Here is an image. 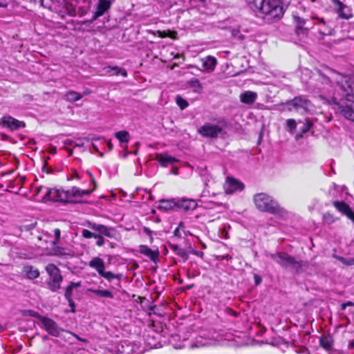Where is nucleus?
<instances>
[{
  "mask_svg": "<svg viewBox=\"0 0 354 354\" xmlns=\"http://www.w3.org/2000/svg\"><path fill=\"white\" fill-rule=\"evenodd\" d=\"M247 4L258 17L268 23L280 19L284 14L281 0H247Z\"/></svg>",
  "mask_w": 354,
  "mask_h": 354,
  "instance_id": "f257e3e1",
  "label": "nucleus"
},
{
  "mask_svg": "<svg viewBox=\"0 0 354 354\" xmlns=\"http://www.w3.org/2000/svg\"><path fill=\"white\" fill-rule=\"evenodd\" d=\"M253 203L256 208L261 212H267L273 215L282 213L283 209L278 202L266 193L261 192L254 195Z\"/></svg>",
  "mask_w": 354,
  "mask_h": 354,
  "instance_id": "f03ea898",
  "label": "nucleus"
},
{
  "mask_svg": "<svg viewBox=\"0 0 354 354\" xmlns=\"http://www.w3.org/2000/svg\"><path fill=\"white\" fill-rule=\"evenodd\" d=\"M280 106L284 107L283 110L287 109L289 111H295L301 113H306L310 111L313 104L306 97L298 95L290 100L281 103Z\"/></svg>",
  "mask_w": 354,
  "mask_h": 354,
  "instance_id": "7ed1b4c3",
  "label": "nucleus"
},
{
  "mask_svg": "<svg viewBox=\"0 0 354 354\" xmlns=\"http://www.w3.org/2000/svg\"><path fill=\"white\" fill-rule=\"evenodd\" d=\"M45 270L48 275L47 286L53 292H57L61 288L63 277L59 268L54 263H48L45 267Z\"/></svg>",
  "mask_w": 354,
  "mask_h": 354,
  "instance_id": "20e7f679",
  "label": "nucleus"
},
{
  "mask_svg": "<svg viewBox=\"0 0 354 354\" xmlns=\"http://www.w3.org/2000/svg\"><path fill=\"white\" fill-rule=\"evenodd\" d=\"M270 257L283 268L292 266L297 272H299L303 266L302 261H297L294 257L284 252L271 254Z\"/></svg>",
  "mask_w": 354,
  "mask_h": 354,
  "instance_id": "39448f33",
  "label": "nucleus"
},
{
  "mask_svg": "<svg viewBox=\"0 0 354 354\" xmlns=\"http://www.w3.org/2000/svg\"><path fill=\"white\" fill-rule=\"evenodd\" d=\"M335 81L342 92V95L346 100L352 101L351 97L354 96V76L337 73Z\"/></svg>",
  "mask_w": 354,
  "mask_h": 354,
  "instance_id": "423d86ee",
  "label": "nucleus"
},
{
  "mask_svg": "<svg viewBox=\"0 0 354 354\" xmlns=\"http://www.w3.org/2000/svg\"><path fill=\"white\" fill-rule=\"evenodd\" d=\"M87 226L90 229L98 232V234H95V236L94 238L97 239L96 245L98 247H102L104 244L105 240L104 238L103 237V235L109 238L114 237L115 229L113 227H108L102 224L92 222H88Z\"/></svg>",
  "mask_w": 354,
  "mask_h": 354,
  "instance_id": "0eeeda50",
  "label": "nucleus"
},
{
  "mask_svg": "<svg viewBox=\"0 0 354 354\" xmlns=\"http://www.w3.org/2000/svg\"><path fill=\"white\" fill-rule=\"evenodd\" d=\"M69 194L68 190L64 191L62 189L53 190L51 188H48L46 194L42 198V201L45 202L47 201L53 202H69Z\"/></svg>",
  "mask_w": 354,
  "mask_h": 354,
  "instance_id": "6e6552de",
  "label": "nucleus"
},
{
  "mask_svg": "<svg viewBox=\"0 0 354 354\" xmlns=\"http://www.w3.org/2000/svg\"><path fill=\"white\" fill-rule=\"evenodd\" d=\"M42 319L41 327L50 335L58 337L62 332L65 331L64 329L59 327L57 323L51 318L45 317V318H42Z\"/></svg>",
  "mask_w": 354,
  "mask_h": 354,
  "instance_id": "1a4fd4ad",
  "label": "nucleus"
},
{
  "mask_svg": "<svg viewBox=\"0 0 354 354\" xmlns=\"http://www.w3.org/2000/svg\"><path fill=\"white\" fill-rule=\"evenodd\" d=\"M330 2L334 5V9L338 17L344 19H349L353 17L352 9L344 4L340 0H330Z\"/></svg>",
  "mask_w": 354,
  "mask_h": 354,
  "instance_id": "9d476101",
  "label": "nucleus"
},
{
  "mask_svg": "<svg viewBox=\"0 0 354 354\" xmlns=\"http://www.w3.org/2000/svg\"><path fill=\"white\" fill-rule=\"evenodd\" d=\"M223 187L226 194H232L236 192L243 191L245 185L240 180L233 177L227 176Z\"/></svg>",
  "mask_w": 354,
  "mask_h": 354,
  "instance_id": "9b49d317",
  "label": "nucleus"
},
{
  "mask_svg": "<svg viewBox=\"0 0 354 354\" xmlns=\"http://www.w3.org/2000/svg\"><path fill=\"white\" fill-rule=\"evenodd\" d=\"M0 125H2L11 131H17L26 127V124L24 121L18 120L10 115H4L0 119Z\"/></svg>",
  "mask_w": 354,
  "mask_h": 354,
  "instance_id": "f8f14e48",
  "label": "nucleus"
},
{
  "mask_svg": "<svg viewBox=\"0 0 354 354\" xmlns=\"http://www.w3.org/2000/svg\"><path fill=\"white\" fill-rule=\"evenodd\" d=\"M156 160H157L159 165L162 167L171 166V174H178V167L175 165V163L178 162L179 160L174 156H156Z\"/></svg>",
  "mask_w": 354,
  "mask_h": 354,
  "instance_id": "ddd939ff",
  "label": "nucleus"
},
{
  "mask_svg": "<svg viewBox=\"0 0 354 354\" xmlns=\"http://www.w3.org/2000/svg\"><path fill=\"white\" fill-rule=\"evenodd\" d=\"M198 131L203 137L216 138L221 133L222 128L218 125L207 123L201 127Z\"/></svg>",
  "mask_w": 354,
  "mask_h": 354,
  "instance_id": "4468645a",
  "label": "nucleus"
},
{
  "mask_svg": "<svg viewBox=\"0 0 354 354\" xmlns=\"http://www.w3.org/2000/svg\"><path fill=\"white\" fill-rule=\"evenodd\" d=\"M333 205L339 212L354 223V212L348 203L343 201H335L333 202Z\"/></svg>",
  "mask_w": 354,
  "mask_h": 354,
  "instance_id": "2eb2a0df",
  "label": "nucleus"
},
{
  "mask_svg": "<svg viewBox=\"0 0 354 354\" xmlns=\"http://www.w3.org/2000/svg\"><path fill=\"white\" fill-rule=\"evenodd\" d=\"M111 5L112 1L111 0H98L91 21L96 20L107 12L110 10Z\"/></svg>",
  "mask_w": 354,
  "mask_h": 354,
  "instance_id": "dca6fc26",
  "label": "nucleus"
},
{
  "mask_svg": "<svg viewBox=\"0 0 354 354\" xmlns=\"http://www.w3.org/2000/svg\"><path fill=\"white\" fill-rule=\"evenodd\" d=\"M177 211L189 212L196 209L197 202L193 199H176Z\"/></svg>",
  "mask_w": 354,
  "mask_h": 354,
  "instance_id": "f3484780",
  "label": "nucleus"
},
{
  "mask_svg": "<svg viewBox=\"0 0 354 354\" xmlns=\"http://www.w3.org/2000/svg\"><path fill=\"white\" fill-rule=\"evenodd\" d=\"M50 254L62 258H68L73 256V252L68 247H63L55 244L52 245Z\"/></svg>",
  "mask_w": 354,
  "mask_h": 354,
  "instance_id": "a211bd4d",
  "label": "nucleus"
},
{
  "mask_svg": "<svg viewBox=\"0 0 354 354\" xmlns=\"http://www.w3.org/2000/svg\"><path fill=\"white\" fill-rule=\"evenodd\" d=\"M139 252L148 257L150 261L155 263L159 261L160 252L158 249L151 250L146 245H140L139 246Z\"/></svg>",
  "mask_w": 354,
  "mask_h": 354,
  "instance_id": "6ab92c4d",
  "label": "nucleus"
},
{
  "mask_svg": "<svg viewBox=\"0 0 354 354\" xmlns=\"http://www.w3.org/2000/svg\"><path fill=\"white\" fill-rule=\"evenodd\" d=\"M21 272L24 277L29 280L36 279L40 276L39 269L30 264L24 265L21 269Z\"/></svg>",
  "mask_w": 354,
  "mask_h": 354,
  "instance_id": "aec40b11",
  "label": "nucleus"
},
{
  "mask_svg": "<svg viewBox=\"0 0 354 354\" xmlns=\"http://www.w3.org/2000/svg\"><path fill=\"white\" fill-rule=\"evenodd\" d=\"M158 210L167 212L170 210L177 211L176 199H161L159 201V205L157 207Z\"/></svg>",
  "mask_w": 354,
  "mask_h": 354,
  "instance_id": "412c9836",
  "label": "nucleus"
},
{
  "mask_svg": "<svg viewBox=\"0 0 354 354\" xmlns=\"http://www.w3.org/2000/svg\"><path fill=\"white\" fill-rule=\"evenodd\" d=\"M257 93L254 91H247L240 95V100L246 104H252L257 99Z\"/></svg>",
  "mask_w": 354,
  "mask_h": 354,
  "instance_id": "4be33fe9",
  "label": "nucleus"
},
{
  "mask_svg": "<svg viewBox=\"0 0 354 354\" xmlns=\"http://www.w3.org/2000/svg\"><path fill=\"white\" fill-rule=\"evenodd\" d=\"M169 247L176 255L182 259L183 263L188 260L189 254L185 249L181 248L177 244L174 243L169 244Z\"/></svg>",
  "mask_w": 354,
  "mask_h": 354,
  "instance_id": "5701e85b",
  "label": "nucleus"
},
{
  "mask_svg": "<svg viewBox=\"0 0 354 354\" xmlns=\"http://www.w3.org/2000/svg\"><path fill=\"white\" fill-rule=\"evenodd\" d=\"M89 266L95 269L100 274L105 269L104 262L100 257H94L89 262Z\"/></svg>",
  "mask_w": 354,
  "mask_h": 354,
  "instance_id": "b1692460",
  "label": "nucleus"
},
{
  "mask_svg": "<svg viewBox=\"0 0 354 354\" xmlns=\"http://www.w3.org/2000/svg\"><path fill=\"white\" fill-rule=\"evenodd\" d=\"M338 104V111L346 119L353 121L354 120V111L350 106H344Z\"/></svg>",
  "mask_w": 354,
  "mask_h": 354,
  "instance_id": "393cba45",
  "label": "nucleus"
},
{
  "mask_svg": "<svg viewBox=\"0 0 354 354\" xmlns=\"http://www.w3.org/2000/svg\"><path fill=\"white\" fill-rule=\"evenodd\" d=\"M201 61L203 62V66L209 72L213 71L217 64L216 59L212 56H207L202 59Z\"/></svg>",
  "mask_w": 354,
  "mask_h": 354,
  "instance_id": "a878e982",
  "label": "nucleus"
},
{
  "mask_svg": "<svg viewBox=\"0 0 354 354\" xmlns=\"http://www.w3.org/2000/svg\"><path fill=\"white\" fill-rule=\"evenodd\" d=\"M333 339L330 335H322L319 338V344L322 347H323L326 351H329L331 349L333 345Z\"/></svg>",
  "mask_w": 354,
  "mask_h": 354,
  "instance_id": "bb28decb",
  "label": "nucleus"
},
{
  "mask_svg": "<svg viewBox=\"0 0 354 354\" xmlns=\"http://www.w3.org/2000/svg\"><path fill=\"white\" fill-rule=\"evenodd\" d=\"M24 180V178H21L20 179H15L10 181L8 185V188L11 190L7 189V191L17 193L22 188V184Z\"/></svg>",
  "mask_w": 354,
  "mask_h": 354,
  "instance_id": "cd10ccee",
  "label": "nucleus"
},
{
  "mask_svg": "<svg viewBox=\"0 0 354 354\" xmlns=\"http://www.w3.org/2000/svg\"><path fill=\"white\" fill-rule=\"evenodd\" d=\"M313 124L309 119L304 120L303 127L301 128L300 131L295 135V139L298 140L303 137V135L308 132L312 128Z\"/></svg>",
  "mask_w": 354,
  "mask_h": 354,
  "instance_id": "c85d7f7f",
  "label": "nucleus"
},
{
  "mask_svg": "<svg viewBox=\"0 0 354 354\" xmlns=\"http://www.w3.org/2000/svg\"><path fill=\"white\" fill-rule=\"evenodd\" d=\"M82 286V282H73L71 281L65 288L64 297L65 299L72 298L73 290L74 288H80Z\"/></svg>",
  "mask_w": 354,
  "mask_h": 354,
  "instance_id": "c756f323",
  "label": "nucleus"
},
{
  "mask_svg": "<svg viewBox=\"0 0 354 354\" xmlns=\"http://www.w3.org/2000/svg\"><path fill=\"white\" fill-rule=\"evenodd\" d=\"M115 137L120 141L121 144H127L130 139V135L127 131H120L115 132Z\"/></svg>",
  "mask_w": 354,
  "mask_h": 354,
  "instance_id": "7c9ffc66",
  "label": "nucleus"
},
{
  "mask_svg": "<svg viewBox=\"0 0 354 354\" xmlns=\"http://www.w3.org/2000/svg\"><path fill=\"white\" fill-rule=\"evenodd\" d=\"M82 97V94L74 91H68L65 94L66 100L70 102H77L80 100Z\"/></svg>",
  "mask_w": 354,
  "mask_h": 354,
  "instance_id": "2f4dec72",
  "label": "nucleus"
},
{
  "mask_svg": "<svg viewBox=\"0 0 354 354\" xmlns=\"http://www.w3.org/2000/svg\"><path fill=\"white\" fill-rule=\"evenodd\" d=\"M100 275L102 276V277L105 278L109 281H111L114 279H118V280L120 281V279H121V274H114L113 272H112L111 271H105V269Z\"/></svg>",
  "mask_w": 354,
  "mask_h": 354,
  "instance_id": "473e14b6",
  "label": "nucleus"
},
{
  "mask_svg": "<svg viewBox=\"0 0 354 354\" xmlns=\"http://www.w3.org/2000/svg\"><path fill=\"white\" fill-rule=\"evenodd\" d=\"M91 291L94 293L95 295L101 297H106L112 299L113 298V293L109 290H91Z\"/></svg>",
  "mask_w": 354,
  "mask_h": 354,
  "instance_id": "72a5a7b5",
  "label": "nucleus"
},
{
  "mask_svg": "<svg viewBox=\"0 0 354 354\" xmlns=\"http://www.w3.org/2000/svg\"><path fill=\"white\" fill-rule=\"evenodd\" d=\"M286 127L290 133H294L297 128V122L295 119H288L286 121Z\"/></svg>",
  "mask_w": 354,
  "mask_h": 354,
  "instance_id": "f704fd0d",
  "label": "nucleus"
},
{
  "mask_svg": "<svg viewBox=\"0 0 354 354\" xmlns=\"http://www.w3.org/2000/svg\"><path fill=\"white\" fill-rule=\"evenodd\" d=\"M333 257L346 266H350L354 265V257L353 259H347L343 257L338 256L337 254H333Z\"/></svg>",
  "mask_w": 354,
  "mask_h": 354,
  "instance_id": "c9c22d12",
  "label": "nucleus"
},
{
  "mask_svg": "<svg viewBox=\"0 0 354 354\" xmlns=\"http://www.w3.org/2000/svg\"><path fill=\"white\" fill-rule=\"evenodd\" d=\"M111 71H115L116 75H122L123 77L127 76V72L124 68H119L118 66H108L107 72H110Z\"/></svg>",
  "mask_w": 354,
  "mask_h": 354,
  "instance_id": "e433bc0d",
  "label": "nucleus"
},
{
  "mask_svg": "<svg viewBox=\"0 0 354 354\" xmlns=\"http://www.w3.org/2000/svg\"><path fill=\"white\" fill-rule=\"evenodd\" d=\"M176 102L178 106L181 109H185L189 106V103L185 99H183L180 95H177L176 97Z\"/></svg>",
  "mask_w": 354,
  "mask_h": 354,
  "instance_id": "4c0bfd02",
  "label": "nucleus"
},
{
  "mask_svg": "<svg viewBox=\"0 0 354 354\" xmlns=\"http://www.w3.org/2000/svg\"><path fill=\"white\" fill-rule=\"evenodd\" d=\"M189 84L190 86L196 88L195 91L196 92H201L202 90V86L200 83L199 80L196 78H192L189 82Z\"/></svg>",
  "mask_w": 354,
  "mask_h": 354,
  "instance_id": "58836bf2",
  "label": "nucleus"
},
{
  "mask_svg": "<svg viewBox=\"0 0 354 354\" xmlns=\"http://www.w3.org/2000/svg\"><path fill=\"white\" fill-rule=\"evenodd\" d=\"M81 192L82 189L77 187H73L71 189L68 190L70 198L71 197H82Z\"/></svg>",
  "mask_w": 354,
  "mask_h": 354,
  "instance_id": "ea45409f",
  "label": "nucleus"
},
{
  "mask_svg": "<svg viewBox=\"0 0 354 354\" xmlns=\"http://www.w3.org/2000/svg\"><path fill=\"white\" fill-rule=\"evenodd\" d=\"M54 240L52 241V245L59 244L61 239V230L59 228L53 230Z\"/></svg>",
  "mask_w": 354,
  "mask_h": 354,
  "instance_id": "a19ab883",
  "label": "nucleus"
},
{
  "mask_svg": "<svg viewBox=\"0 0 354 354\" xmlns=\"http://www.w3.org/2000/svg\"><path fill=\"white\" fill-rule=\"evenodd\" d=\"M96 233L92 232L88 230L84 229L82 231V236L85 239L95 238Z\"/></svg>",
  "mask_w": 354,
  "mask_h": 354,
  "instance_id": "79ce46f5",
  "label": "nucleus"
},
{
  "mask_svg": "<svg viewBox=\"0 0 354 354\" xmlns=\"http://www.w3.org/2000/svg\"><path fill=\"white\" fill-rule=\"evenodd\" d=\"M142 230L143 232L149 236L150 243H152L153 241V232L151 230L149 227L146 226L143 227Z\"/></svg>",
  "mask_w": 354,
  "mask_h": 354,
  "instance_id": "37998d69",
  "label": "nucleus"
},
{
  "mask_svg": "<svg viewBox=\"0 0 354 354\" xmlns=\"http://www.w3.org/2000/svg\"><path fill=\"white\" fill-rule=\"evenodd\" d=\"M47 157H48L47 159H45V158L43 159L42 171L44 172H46V173H50L53 171L52 168L50 167L49 169H47L48 160L50 159V156H47Z\"/></svg>",
  "mask_w": 354,
  "mask_h": 354,
  "instance_id": "c03bdc74",
  "label": "nucleus"
},
{
  "mask_svg": "<svg viewBox=\"0 0 354 354\" xmlns=\"http://www.w3.org/2000/svg\"><path fill=\"white\" fill-rule=\"evenodd\" d=\"M323 219H324V222H326L328 224L332 223L335 221L333 215L329 213H326V214H324Z\"/></svg>",
  "mask_w": 354,
  "mask_h": 354,
  "instance_id": "a18cd8bd",
  "label": "nucleus"
},
{
  "mask_svg": "<svg viewBox=\"0 0 354 354\" xmlns=\"http://www.w3.org/2000/svg\"><path fill=\"white\" fill-rule=\"evenodd\" d=\"M295 20L297 23V28L299 29H302L303 28V26L306 24V21L305 19L299 17H295Z\"/></svg>",
  "mask_w": 354,
  "mask_h": 354,
  "instance_id": "49530a36",
  "label": "nucleus"
},
{
  "mask_svg": "<svg viewBox=\"0 0 354 354\" xmlns=\"http://www.w3.org/2000/svg\"><path fill=\"white\" fill-rule=\"evenodd\" d=\"M28 314L30 316H32L33 317L38 319L41 323L43 320L42 318H45L44 316H41L39 313L34 311V310H29Z\"/></svg>",
  "mask_w": 354,
  "mask_h": 354,
  "instance_id": "de8ad7c7",
  "label": "nucleus"
},
{
  "mask_svg": "<svg viewBox=\"0 0 354 354\" xmlns=\"http://www.w3.org/2000/svg\"><path fill=\"white\" fill-rule=\"evenodd\" d=\"M225 313L227 315H232L234 317H237L239 315V313L235 311L234 309L231 308H226L225 309Z\"/></svg>",
  "mask_w": 354,
  "mask_h": 354,
  "instance_id": "09e8293b",
  "label": "nucleus"
},
{
  "mask_svg": "<svg viewBox=\"0 0 354 354\" xmlns=\"http://www.w3.org/2000/svg\"><path fill=\"white\" fill-rule=\"evenodd\" d=\"M253 277H254V283L256 286H258L261 283L262 279L260 275H259L257 274H254Z\"/></svg>",
  "mask_w": 354,
  "mask_h": 354,
  "instance_id": "8fccbe9b",
  "label": "nucleus"
},
{
  "mask_svg": "<svg viewBox=\"0 0 354 354\" xmlns=\"http://www.w3.org/2000/svg\"><path fill=\"white\" fill-rule=\"evenodd\" d=\"M68 302L69 306L71 308V312L75 313V302L73 300V298L66 299Z\"/></svg>",
  "mask_w": 354,
  "mask_h": 354,
  "instance_id": "3c124183",
  "label": "nucleus"
},
{
  "mask_svg": "<svg viewBox=\"0 0 354 354\" xmlns=\"http://www.w3.org/2000/svg\"><path fill=\"white\" fill-rule=\"evenodd\" d=\"M96 188V186H94V188L93 189H84V190H82L81 192V194H82V197L84 196H87V195H89L91 194Z\"/></svg>",
  "mask_w": 354,
  "mask_h": 354,
  "instance_id": "603ef678",
  "label": "nucleus"
},
{
  "mask_svg": "<svg viewBox=\"0 0 354 354\" xmlns=\"http://www.w3.org/2000/svg\"><path fill=\"white\" fill-rule=\"evenodd\" d=\"M68 333L69 334L72 335L73 336H74L79 341H81V342H82L84 343H88V340L86 339L82 338V337H80L79 335H77L75 333H71V332H68Z\"/></svg>",
  "mask_w": 354,
  "mask_h": 354,
  "instance_id": "864d4df0",
  "label": "nucleus"
},
{
  "mask_svg": "<svg viewBox=\"0 0 354 354\" xmlns=\"http://www.w3.org/2000/svg\"><path fill=\"white\" fill-rule=\"evenodd\" d=\"M191 253H192L193 254H194L197 257H201V259H203V257H204V252L202 251H197V250H193L191 251Z\"/></svg>",
  "mask_w": 354,
  "mask_h": 354,
  "instance_id": "5fc2aeb1",
  "label": "nucleus"
},
{
  "mask_svg": "<svg viewBox=\"0 0 354 354\" xmlns=\"http://www.w3.org/2000/svg\"><path fill=\"white\" fill-rule=\"evenodd\" d=\"M72 178H76V179H79L80 178V176H79V174L77 173V171L76 170H73V172H72Z\"/></svg>",
  "mask_w": 354,
  "mask_h": 354,
  "instance_id": "6e6d98bb",
  "label": "nucleus"
},
{
  "mask_svg": "<svg viewBox=\"0 0 354 354\" xmlns=\"http://www.w3.org/2000/svg\"><path fill=\"white\" fill-rule=\"evenodd\" d=\"M7 6L6 0H0V7H6Z\"/></svg>",
  "mask_w": 354,
  "mask_h": 354,
  "instance_id": "4d7b16f0",
  "label": "nucleus"
},
{
  "mask_svg": "<svg viewBox=\"0 0 354 354\" xmlns=\"http://www.w3.org/2000/svg\"><path fill=\"white\" fill-rule=\"evenodd\" d=\"M87 173L88 174V175H90V176H91V179H92V183L94 184V186H96V182H95V178L93 177V175L91 172H89V171H87Z\"/></svg>",
  "mask_w": 354,
  "mask_h": 354,
  "instance_id": "13d9d810",
  "label": "nucleus"
},
{
  "mask_svg": "<svg viewBox=\"0 0 354 354\" xmlns=\"http://www.w3.org/2000/svg\"><path fill=\"white\" fill-rule=\"evenodd\" d=\"M348 348L350 349H353L354 348V341H351L348 343Z\"/></svg>",
  "mask_w": 354,
  "mask_h": 354,
  "instance_id": "bf43d9fd",
  "label": "nucleus"
},
{
  "mask_svg": "<svg viewBox=\"0 0 354 354\" xmlns=\"http://www.w3.org/2000/svg\"><path fill=\"white\" fill-rule=\"evenodd\" d=\"M13 173V170H10L7 172H2L1 173V176H4L6 174H10Z\"/></svg>",
  "mask_w": 354,
  "mask_h": 354,
  "instance_id": "052dcab7",
  "label": "nucleus"
},
{
  "mask_svg": "<svg viewBox=\"0 0 354 354\" xmlns=\"http://www.w3.org/2000/svg\"><path fill=\"white\" fill-rule=\"evenodd\" d=\"M346 305L348 306H354V302L348 301L346 302Z\"/></svg>",
  "mask_w": 354,
  "mask_h": 354,
  "instance_id": "680f3d73",
  "label": "nucleus"
},
{
  "mask_svg": "<svg viewBox=\"0 0 354 354\" xmlns=\"http://www.w3.org/2000/svg\"><path fill=\"white\" fill-rule=\"evenodd\" d=\"M347 306L346 305V302L343 303L340 306V308L342 310H344L346 308Z\"/></svg>",
  "mask_w": 354,
  "mask_h": 354,
  "instance_id": "e2e57ef3",
  "label": "nucleus"
},
{
  "mask_svg": "<svg viewBox=\"0 0 354 354\" xmlns=\"http://www.w3.org/2000/svg\"><path fill=\"white\" fill-rule=\"evenodd\" d=\"M42 188H43L42 186L37 187V188H36L37 194L41 193Z\"/></svg>",
  "mask_w": 354,
  "mask_h": 354,
  "instance_id": "0e129e2a",
  "label": "nucleus"
},
{
  "mask_svg": "<svg viewBox=\"0 0 354 354\" xmlns=\"http://www.w3.org/2000/svg\"><path fill=\"white\" fill-rule=\"evenodd\" d=\"M194 286V284L187 285V286H185V289H187V290H190V289H192Z\"/></svg>",
  "mask_w": 354,
  "mask_h": 354,
  "instance_id": "69168bd1",
  "label": "nucleus"
},
{
  "mask_svg": "<svg viewBox=\"0 0 354 354\" xmlns=\"http://www.w3.org/2000/svg\"><path fill=\"white\" fill-rule=\"evenodd\" d=\"M223 259L230 260L232 259V257L229 254H227L226 256L223 257Z\"/></svg>",
  "mask_w": 354,
  "mask_h": 354,
  "instance_id": "338daca9",
  "label": "nucleus"
},
{
  "mask_svg": "<svg viewBox=\"0 0 354 354\" xmlns=\"http://www.w3.org/2000/svg\"><path fill=\"white\" fill-rule=\"evenodd\" d=\"M319 22L320 23H323L324 24H325V21H324V19L323 18L319 19Z\"/></svg>",
  "mask_w": 354,
  "mask_h": 354,
  "instance_id": "774afa93",
  "label": "nucleus"
}]
</instances>
